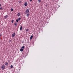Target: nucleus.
<instances>
[{
	"label": "nucleus",
	"instance_id": "26",
	"mask_svg": "<svg viewBox=\"0 0 73 73\" xmlns=\"http://www.w3.org/2000/svg\"><path fill=\"white\" fill-rule=\"evenodd\" d=\"M47 6V5H46V7Z\"/></svg>",
	"mask_w": 73,
	"mask_h": 73
},
{
	"label": "nucleus",
	"instance_id": "8",
	"mask_svg": "<svg viewBox=\"0 0 73 73\" xmlns=\"http://www.w3.org/2000/svg\"><path fill=\"white\" fill-rule=\"evenodd\" d=\"M32 38H33V35H32L31 37L30 38V40H32Z\"/></svg>",
	"mask_w": 73,
	"mask_h": 73
},
{
	"label": "nucleus",
	"instance_id": "25",
	"mask_svg": "<svg viewBox=\"0 0 73 73\" xmlns=\"http://www.w3.org/2000/svg\"><path fill=\"white\" fill-rule=\"evenodd\" d=\"M30 0V1H32V0Z\"/></svg>",
	"mask_w": 73,
	"mask_h": 73
},
{
	"label": "nucleus",
	"instance_id": "12",
	"mask_svg": "<svg viewBox=\"0 0 73 73\" xmlns=\"http://www.w3.org/2000/svg\"><path fill=\"white\" fill-rule=\"evenodd\" d=\"M38 1L39 3H41V0H38Z\"/></svg>",
	"mask_w": 73,
	"mask_h": 73
},
{
	"label": "nucleus",
	"instance_id": "5",
	"mask_svg": "<svg viewBox=\"0 0 73 73\" xmlns=\"http://www.w3.org/2000/svg\"><path fill=\"white\" fill-rule=\"evenodd\" d=\"M7 18H8V16L7 15H6L4 16V18L5 19H7Z\"/></svg>",
	"mask_w": 73,
	"mask_h": 73
},
{
	"label": "nucleus",
	"instance_id": "19",
	"mask_svg": "<svg viewBox=\"0 0 73 73\" xmlns=\"http://www.w3.org/2000/svg\"><path fill=\"white\" fill-rule=\"evenodd\" d=\"M16 21L17 22H19V20L18 19H17Z\"/></svg>",
	"mask_w": 73,
	"mask_h": 73
},
{
	"label": "nucleus",
	"instance_id": "9",
	"mask_svg": "<svg viewBox=\"0 0 73 73\" xmlns=\"http://www.w3.org/2000/svg\"><path fill=\"white\" fill-rule=\"evenodd\" d=\"M20 16V13H18V16Z\"/></svg>",
	"mask_w": 73,
	"mask_h": 73
},
{
	"label": "nucleus",
	"instance_id": "20",
	"mask_svg": "<svg viewBox=\"0 0 73 73\" xmlns=\"http://www.w3.org/2000/svg\"><path fill=\"white\" fill-rule=\"evenodd\" d=\"M26 31H27V32H28V31H29L28 29H27Z\"/></svg>",
	"mask_w": 73,
	"mask_h": 73
},
{
	"label": "nucleus",
	"instance_id": "18",
	"mask_svg": "<svg viewBox=\"0 0 73 73\" xmlns=\"http://www.w3.org/2000/svg\"><path fill=\"white\" fill-rule=\"evenodd\" d=\"M11 11H13V9L12 8L11 9Z\"/></svg>",
	"mask_w": 73,
	"mask_h": 73
},
{
	"label": "nucleus",
	"instance_id": "10",
	"mask_svg": "<svg viewBox=\"0 0 73 73\" xmlns=\"http://www.w3.org/2000/svg\"><path fill=\"white\" fill-rule=\"evenodd\" d=\"M29 13H28L27 14V17H28L29 16Z\"/></svg>",
	"mask_w": 73,
	"mask_h": 73
},
{
	"label": "nucleus",
	"instance_id": "7",
	"mask_svg": "<svg viewBox=\"0 0 73 73\" xmlns=\"http://www.w3.org/2000/svg\"><path fill=\"white\" fill-rule=\"evenodd\" d=\"M23 50H24V49H23V48H21L20 49L21 52H23Z\"/></svg>",
	"mask_w": 73,
	"mask_h": 73
},
{
	"label": "nucleus",
	"instance_id": "22",
	"mask_svg": "<svg viewBox=\"0 0 73 73\" xmlns=\"http://www.w3.org/2000/svg\"><path fill=\"white\" fill-rule=\"evenodd\" d=\"M9 42H11V40H9Z\"/></svg>",
	"mask_w": 73,
	"mask_h": 73
},
{
	"label": "nucleus",
	"instance_id": "15",
	"mask_svg": "<svg viewBox=\"0 0 73 73\" xmlns=\"http://www.w3.org/2000/svg\"><path fill=\"white\" fill-rule=\"evenodd\" d=\"M22 48H23V49H24V48H25V47L24 46H23L22 47Z\"/></svg>",
	"mask_w": 73,
	"mask_h": 73
},
{
	"label": "nucleus",
	"instance_id": "11",
	"mask_svg": "<svg viewBox=\"0 0 73 73\" xmlns=\"http://www.w3.org/2000/svg\"><path fill=\"white\" fill-rule=\"evenodd\" d=\"M22 29H23V27H22V26H21L20 28V30H22Z\"/></svg>",
	"mask_w": 73,
	"mask_h": 73
},
{
	"label": "nucleus",
	"instance_id": "16",
	"mask_svg": "<svg viewBox=\"0 0 73 73\" xmlns=\"http://www.w3.org/2000/svg\"><path fill=\"white\" fill-rule=\"evenodd\" d=\"M2 9H3V8H2V7H1L0 8V10H2Z\"/></svg>",
	"mask_w": 73,
	"mask_h": 73
},
{
	"label": "nucleus",
	"instance_id": "17",
	"mask_svg": "<svg viewBox=\"0 0 73 73\" xmlns=\"http://www.w3.org/2000/svg\"><path fill=\"white\" fill-rule=\"evenodd\" d=\"M21 20V18L20 17L18 19V20Z\"/></svg>",
	"mask_w": 73,
	"mask_h": 73
},
{
	"label": "nucleus",
	"instance_id": "6",
	"mask_svg": "<svg viewBox=\"0 0 73 73\" xmlns=\"http://www.w3.org/2000/svg\"><path fill=\"white\" fill-rule=\"evenodd\" d=\"M14 25H15V26H17V23L16 22L15 23Z\"/></svg>",
	"mask_w": 73,
	"mask_h": 73
},
{
	"label": "nucleus",
	"instance_id": "4",
	"mask_svg": "<svg viewBox=\"0 0 73 73\" xmlns=\"http://www.w3.org/2000/svg\"><path fill=\"white\" fill-rule=\"evenodd\" d=\"M24 5L25 6H27V5H28V3H27V2H26L25 3Z\"/></svg>",
	"mask_w": 73,
	"mask_h": 73
},
{
	"label": "nucleus",
	"instance_id": "24",
	"mask_svg": "<svg viewBox=\"0 0 73 73\" xmlns=\"http://www.w3.org/2000/svg\"><path fill=\"white\" fill-rule=\"evenodd\" d=\"M1 35H0V37H1Z\"/></svg>",
	"mask_w": 73,
	"mask_h": 73
},
{
	"label": "nucleus",
	"instance_id": "1",
	"mask_svg": "<svg viewBox=\"0 0 73 73\" xmlns=\"http://www.w3.org/2000/svg\"><path fill=\"white\" fill-rule=\"evenodd\" d=\"M29 12V9H27L26 11V14H27V13H28Z\"/></svg>",
	"mask_w": 73,
	"mask_h": 73
},
{
	"label": "nucleus",
	"instance_id": "13",
	"mask_svg": "<svg viewBox=\"0 0 73 73\" xmlns=\"http://www.w3.org/2000/svg\"><path fill=\"white\" fill-rule=\"evenodd\" d=\"M10 67H11V68H13V66L12 65H11Z\"/></svg>",
	"mask_w": 73,
	"mask_h": 73
},
{
	"label": "nucleus",
	"instance_id": "23",
	"mask_svg": "<svg viewBox=\"0 0 73 73\" xmlns=\"http://www.w3.org/2000/svg\"><path fill=\"white\" fill-rule=\"evenodd\" d=\"M19 3H21V1H19Z\"/></svg>",
	"mask_w": 73,
	"mask_h": 73
},
{
	"label": "nucleus",
	"instance_id": "2",
	"mask_svg": "<svg viewBox=\"0 0 73 73\" xmlns=\"http://www.w3.org/2000/svg\"><path fill=\"white\" fill-rule=\"evenodd\" d=\"M1 68L2 70L4 69H5V66H4V65H2L1 66Z\"/></svg>",
	"mask_w": 73,
	"mask_h": 73
},
{
	"label": "nucleus",
	"instance_id": "3",
	"mask_svg": "<svg viewBox=\"0 0 73 73\" xmlns=\"http://www.w3.org/2000/svg\"><path fill=\"white\" fill-rule=\"evenodd\" d=\"M15 35H16V34L15 33H13L12 35V36L13 37H14L15 36Z\"/></svg>",
	"mask_w": 73,
	"mask_h": 73
},
{
	"label": "nucleus",
	"instance_id": "21",
	"mask_svg": "<svg viewBox=\"0 0 73 73\" xmlns=\"http://www.w3.org/2000/svg\"><path fill=\"white\" fill-rule=\"evenodd\" d=\"M13 21H14L13 20L12 21H11V22H12V23H13Z\"/></svg>",
	"mask_w": 73,
	"mask_h": 73
},
{
	"label": "nucleus",
	"instance_id": "14",
	"mask_svg": "<svg viewBox=\"0 0 73 73\" xmlns=\"http://www.w3.org/2000/svg\"><path fill=\"white\" fill-rule=\"evenodd\" d=\"M8 63L7 62H6L5 63V65H8Z\"/></svg>",
	"mask_w": 73,
	"mask_h": 73
}]
</instances>
